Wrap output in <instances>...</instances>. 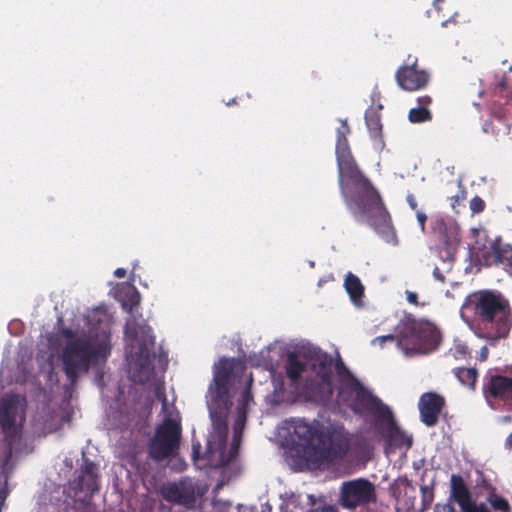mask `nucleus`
<instances>
[{"instance_id":"f257e3e1","label":"nucleus","mask_w":512,"mask_h":512,"mask_svg":"<svg viewBox=\"0 0 512 512\" xmlns=\"http://www.w3.org/2000/svg\"><path fill=\"white\" fill-rule=\"evenodd\" d=\"M240 363L222 359L214 367L213 383L208 390V408L212 422V430L207 439L206 458L212 467H221L232 462L240 445L241 434L245 425V409L251 401V394L245 389L242 395V404L238 408V418L234 423V435L229 449L226 448L228 432L227 416L231 402L228 396V385L232 370Z\"/></svg>"},{"instance_id":"f03ea898","label":"nucleus","mask_w":512,"mask_h":512,"mask_svg":"<svg viewBox=\"0 0 512 512\" xmlns=\"http://www.w3.org/2000/svg\"><path fill=\"white\" fill-rule=\"evenodd\" d=\"M341 195L356 219L366 217L378 233L392 230V219L382 197L372 182L360 170L352 154L336 158Z\"/></svg>"},{"instance_id":"7ed1b4c3","label":"nucleus","mask_w":512,"mask_h":512,"mask_svg":"<svg viewBox=\"0 0 512 512\" xmlns=\"http://www.w3.org/2000/svg\"><path fill=\"white\" fill-rule=\"evenodd\" d=\"M52 349H61L60 358L67 378L73 383L89 368L106 359L110 352L106 331H73L59 328L47 337Z\"/></svg>"},{"instance_id":"20e7f679","label":"nucleus","mask_w":512,"mask_h":512,"mask_svg":"<svg viewBox=\"0 0 512 512\" xmlns=\"http://www.w3.org/2000/svg\"><path fill=\"white\" fill-rule=\"evenodd\" d=\"M288 424L291 436L303 446L305 461L314 469L325 468L343 459L349 450L350 439L342 425L308 423L302 419L291 420Z\"/></svg>"},{"instance_id":"39448f33","label":"nucleus","mask_w":512,"mask_h":512,"mask_svg":"<svg viewBox=\"0 0 512 512\" xmlns=\"http://www.w3.org/2000/svg\"><path fill=\"white\" fill-rule=\"evenodd\" d=\"M125 341L127 362L131 377L136 382H145L153 372L154 338L145 322H126Z\"/></svg>"},{"instance_id":"423d86ee","label":"nucleus","mask_w":512,"mask_h":512,"mask_svg":"<svg viewBox=\"0 0 512 512\" xmlns=\"http://www.w3.org/2000/svg\"><path fill=\"white\" fill-rule=\"evenodd\" d=\"M474 262L479 267L512 271V243L501 235H492L484 227L470 229Z\"/></svg>"},{"instance_id":"0eeeda50","label":"nucleus","mask_w":512,"mask_h":512,"mask_svg":"<svg viewBox=\"0 0 512 512\" xmlns=\"http://www.w3.org/2000/svg\"><path fill=\"white\" fill-rule=\"evenodd\" d=\"M395 339L404 347L407 355L410 352L427 353L439 344L440 332L432 322H400L395 333L376 337L372 344L383 345L384 342Z\"/></svg>"},{"instance_id":"6e6552de","label":"nucleus","mask_w":512,"mask_h":512,"mask_svg":"<svg viewBox=\"0 0 512 512\" xmlns=\"http://www.w3.org/2000/svg\"><path fill=\"white\" fill-rule=\"evenodd\" d=\"M463 320L479 317L480 320H511L510 301L497 290L483 289L470 293L460 309Z\"/></svg>"},{"instance_id":"1a4fd4ad","label":"nucleus","mask_w":512,"mask_h":512,"mask_svg":"<svg viewBox=\"0 0 512 512\" xmlns=\"http://www.w3.org/2000/svg\"><path fill=\"white\" fill-rule=\"evenodd\" d=\"M304 389L319 400H328L331 397L334 390L333 361L329 355L323 352L316 353Z\"/></svg>"},{"instance_id":"9d476101","label":"nucleus","mask_w":512,"mask_h":512,"mask_svg":"<svg viewBox=\"0 0 512 512\" xmlns=\"http://www.w3.org/2000/svg\"><path fill=\"white\" fill-rule=\"evenodd\" d=\"M180 427L177 421L166 419L156 431L149 445V455L156 461L172 456L178 448Z\"/></svg>"},{"instance_id":"9b49d317","label":"nucleus","mask_w":512,"mask_h":512,"mask_svg":"<svg viewBox=\"0 0 512 512\" xmlns=\"http://www.w3.org/2000/svg\"><path fill=\"white\" fill-rule=\"evenodd\" d=\"M26 399L20 395H6L0 401V426L10 437L16 436L24 421Z\"/></svg>"},{"instance_id":"f8f14e48","label":"nucleus","mask_w":512,"mask_h":512,"mask_svg":"<svg viewBox=\"0 0 512 512\" xmlns=\"http://www.w3.org/2000/svg\"><path fill=\"white\" fill-rule=\"evenodd\" d=\"M376 501L375 486L369 480L358 478L343 482L339 492V503L348 509Z\"/></svg>"},{"instance_id":"ddd939ff","label":"nucleus","mask_w":512,"mask_h":512,"mask_svg":"<svg viewBox=\"0 0 512 512\" xmlns=\"http://www.w3.org/2000/svg\"><path fill=\"white\" fill-rule=\"evenodd\" d=\"M341 384L339 397L353 410L359 411L371 402V395L346 371L342 362L336 365Z\"/></svg>"},{"instance_id":"4468645a","label":"nucleus","mask_w":512,"mask_h":512,"mask_svg":"<svg viewBox=\"0 0 512 512\" xmlns=\"http://www.w3.org/2000/svg\"><path fill=\"white\" fill-rule=\"evenodd\" d=\"M493 90L490 114L502 122L512 117V81L505 74L496 75Z\"/></svg>"},{"instance_id":"2eb2a0df","label":"nucleus","mask_w":512,"mask_h":512,"mask_svg":"<svg viewBox=\"0 0 512 512\" xmlns=\"http://www.w3.org/2000/svg\"><path fill=\"white\" fill-rule=\"evenodd\" d=\"M429 78L430 76L425 70L418 68V59L411 60V56L408 57L407 63L400 66L395 73L399 87L410 92L425 88Z\"/></svg>"},{"instance_id":"dca6fc26","label":"nucleus","mask_w":512,"mask_h":512,"mask_svg":"<svg viewBox=\"0 0 512 512\" xmlns=\"http://www.w3.org/2000/svg\"><path fill=\"white\" fill-rule=\"evenodd\" d=\"M110 294L121 304L123 310L130 315V320H138L143 317L139 313L141 295L131 282L116 283L110 290Z\"/></svg>"},{"instance_id":"f3484780","label":"nucleus","mask_w":512,"mask_h":512,"mask_svg":"<svg viewBox=\"0 0 512 512\" xmlns=\"http://www.w3.org/2000/svg\"><path fill=\"white\" fill-rule=\"evenodd\" d=\"M163 498L171 503L192 508L195 505L198 492L191 481H180L164 486L161 490Z\"/></svg>"},{"instance_id":"a211bd4d","label":"nucleus","mask_w":512,"mask_h":512,"mask_svg":"<svg viewBox=\"0 0 512 512\" xmlns=\"http://www.w3.org/2000/svg\"><path fill=\"white\" fill-rule=\"evenodd\" d=\"M444 403V398L436 393L423 394L419 400L421 421L429 427L434 426L438 422Z\"/></svg>"},{"instance_id":"6ab92c4d","label":"nucleus","mask_w":512,"mask_h":512,"mask_svg":"<svg viewBox=\"0 0 512 512\" xmlns=\"http://www.w3.org/2000/svg\"><path fill=\"white\" fill-rule=\"evenodd\" d=\"M451 482V497L459 504L462 512H479L480 504L477 505L471 499V494L461 476L453 474Z\"/></svg>"},{"instance_id":"aec40b11","label":"nucleus","mask_w":512,"mask_h":512,"mask_svg":"<svg viewBox=\"0 0 512 512\" xmlns=\"http://www.w3.org/2000/svg\"><path fill=\"white\" fill-rule=\"evenodd\" d=\"M432 232L448 249H455L461 241L458 227L443 218H437L432 222Z\"/></svg>"},{"instance_id":"412c9836","label":"nucleus","mask_w":512,"mask_h":512,"mask_svg":"<svg viewBox=\"0 0 512 512\" xmlns=\"http://www.w3.org/2000/svg\"><path fill=\"white\" fill-rule=\"evenodd\" d=\"M469 326L479 338L490 342L506 337L510 330L507 322H469Z\"/></svg>"},{"instance_id":"4be33fe9","label":"nucleus","mask_w":512,"mask_h":512,"mask_svg":"<svg viewBox=\"0 0 512 512\" xmlns=\"http://www.w3.org/2000/svg\"><path fill=\"white\" fill-rule=\"evenodd\" d=\"M487 391L494 398H512V378L495 375L489 379L486 385Z\"/></svg>"},{"instance_id":"5701e85b","label":"nucleus","mask_w":512,"mask_h":512,"mask_svg":"<svg viewBox=\"0 0 512 512\" xmlns=\"http://www.w3.org/2000/svg\"><path fill=\"white\" fill-rule=\"evenodd\" d=\"M78 485L80 490L89 494H92L98 490L97 466L94 463L85 461L79 476Z\"/></svg>"},{"instance_id":"b1692460","label":"nucleus","mask_w":512,"mask_h":512,"mask_svg":"<svg viewBox=\"0 0 512 512\" xmlns=\"http://www.w3.org/2000/svg\"><path fill=\"white\" fill-rule=\"evenodd\" d=\"M418 106L409 110L408 120L411 123H424L431 121L432 112L429 107L432 103V98L428 95H424L417 98Z\"/></svg>"},{"instance_id":"393cba45","label":"nucleus","mask_w":512,"mask_h":512,"mask_svg":"<svg viewBox=\"0 0 512 512\" xmlns=\"http://www.w3.org/2000/svg\"><path fill=\"white\" fill-rule=\"evenodd\" d=\"M344 288L355 305L362 303L364 286L358 276L352 272H348L344 279Z\"/></svg>"},{"instance_id":"a878e982","label":"nucleus","mask_w":512,"mask_h":512,"mask_svg":"<svg viewBox=\"0 0 512 512\" xmlns=\"http://www.w3.org/2000/svg\"><path fill=\"white\" fill-rule=\"evenodd\" d=\"M365 122L370 137L378 143H383L381 115L378 110L371 107L365 112Z\"/></svg>"},{"instance_id":"bb28decb","label":"nucleus","mask_w":512,"mask_h":512,"mask_svg":"<svg viewBox=\"0 0 512 512\" xmlns=\"http://www.w3.org/2000/svg\"><path fill=\"white\" fill-rule=\"evenodd\" d=\"M348 134H350V127L347 120H342L341 127L337 129L336 158L341 155L352 154L347 138Z\"/></svg>"},{"instance_id":"cd10ccee","label":"nucleus","mask_w":512,"mask_h":512,"mask_svg":"<svg viewBox=\"0 0 512 512\" xmlns=\"http://www.w3.org/2000/svg\"><path fill=\"white\" fill-rule=\"evenodd\" d=\"M285 368L287 376L293 382L298 381L300 378H302L303 373L307 372L304 364L298 360L297 356L294 353L288 354Z\"/></svg>"},{"instance_id":"c85d7f7f","label":"nucleus","mask_w":512,"mask_h":512,"mask_svg":"<svg viewBox=\"0 0 512 512\" xmlns=\"http://www.w3.org/2000/svg\"><path fill=\"white\" fill-rule=\"evenodd\" d=\"M114 311L111 306L101 303L98 306L87 309L83 320H112Z\"/></svg>"},{"instance_id":"c756f323","label":"nucleus","mask_w":512,"mask_h":512,"mask_svg":"<svg viewBox=\"0 0 512 512\" xmlns=\"http://www.w3.org/2000/svg\"><path fill=\"white\" fill-rule=\"evenodd\" d=\"M456 377L459 381L469 386L470 388H474L477 378V371L474 368H459L455 372Z\"/></svg>"},{"instance_id":"7c9ffc66","label":"nucleus","mask_w":512,"mask_h":512,"mask_svg":"<svg viewBox=\"0 0 512 512\" xmlns=\"http://www.w3.org/2000/svg\"><path fill=\"white\" fill-rule=\"evenodd\" d=\"M390 441L397 446H407L410 447L412 445V438L408 436L405 432L400 430L398 427H392L390 429Z\"/></svg>"},{"instance_id":"2f4dec72","label":"nucleus","mask_w":512,"mask_h":512,"mask_svg":"<svg viewBox=\"0 0 512 512\" xmlns=\"http://www.w3.org/2000/svg\"><path fill=\"white\" fill-rule=\"evenodd\" d=\"M68 305H70V301L66 303L65 300L55 304L54 309L56 311V320H76V315L74 314L73 310L69 311L68 308H66L65 312L62 311V309Z\"/></svg>"},{"instance_id":"473e14b6","label":"nucleus","mask_w":512,"mask_h":512,"mask_svg":"<svg viewBox=\"0 0 512 512\" xmlns=\"http://www.w3.org/2000/svg\"><path fill=\"white\" fill-rule=\"evenodd\" d=\"M459 192L450 197V204L453 210L457 211V207L460 206L467 197V190L461 184H459Z\"/></svg>"},{"instance_id":"72a5a7b5","label":"nucleus","mask_w":512,"mask_h":512,"mask_svg":"<svg viewBox=\"0 0 512 512\" xmlns=\"http://www.w3.org/2000/svg\"><path fill=\"white\" fill-rule=\"evenodd\" d=\"M469 204L472 215L480 214L486 208L485 201L480 196L477 195L470 200Z\"/></svg>"},{"instance_id":"f704fd0d","label":"nucleus","mask_w":512,"mask_h":512,"mask_svg":"<svg viewBox=\"0 0 512 512\" xmlns=\"http://www.w3.org/2000/svg\"><path fill=\"white\" fill-rule=\"evenodd\" d=\"M489 502L495 510L506 512L509 509L508 502L502 497L492 496L490 497Z\"/></svg>"},{"instance_id":"c9c22d12","label":"nucleus","mask_w":512,"mask_h":512,"mask_svg":"<svg viewBox=\"0 0 512 512\" xmlns=\"http://www.w3.org/2000/svg\"><path fill=\"white\" fill-rule=\"evenodd\" d=\"M483 131L485 133H492L495 136H498L501 131H502L503 134H507L508 131H509V127H508L507 124L503 123V128L502 129L498 128L496 130V128H495V126H494L492 121H486L484 123V125H483Z\"/></svg>"},{"instance_id":"e433bc0d","label":"nucleus","mask_w":512,"mask_h":512,"mask_svg":"<svg viewBox=\"0 0 512 512\" xmlns=\"http://www.w3.org/2000/svg\"><path fill=\"white\" fill-rule=\"evenodd\" d=\"M420 490L422 494L423 505H430L434 498L433 487L431 485H422Z\"/></svg>"},{"instance_id":"4c0bfd02","label":"nucleus","mask_w":512,"mask_h":512,"mask_svg":"<svg viewBox=\"0 0 512 512\" xmlns=\"http://www.w3.org/2000/svg\"><path fill=\"white\" fill-rule=\"evenodd\" d=\"M435 512H455V509L450 503L437 504L435 506Z\"/></svg>"},{"instance_id":"58836bf2","label":"nucleus","mask_w":512,"mask_h":512,"mask_svg":"<svg viewBox=\"0 0 512 512\" xmlns=\"http://www.w3.org/2000/svg\"><path fill=\"white\" fill-rule=\"evenodd\" d=\"M416 217H417V220H418V222L420 224L421 231L425 232V223H426V220H427V215L424 212L417 211L416 212Z\"/></svg>"},{"instance_id":"ea45409f","label":"nucleus","mask_w":512,"mask_h":512,"mask_svg":"<svg viewBox=\"0 0 512 512\" xmlns=\"http://www.w3.org/2000/svg\"><path fill=\"white\" fill-rule=\"evenodd\" d=\"M406 200H407V203L409 204L410 208L414 211H419L417 208H418V204H417V201L415 199V197L412 195V194H409L407 197H406Z\"/></svg>"},{"instance_id":"a19ab883","label":"nucleus","mask_w":512,"mask_h":512,"mask_svg":"<svg viewBox=\"0 0 512 512\" xmlns=\"http://www.w3.org/2000/svg\"><path fill=\"white\" fill-rule=\"evenodd\" d=\"M407 300L409 303L411 304H417V300H418V296L415 292H410L408 291L407 292Z\"/></svg>"},{"instance_id":"79ce46f5","label":"nucleus","mask_w":512,"mask_h":512,"mask_svg":"<svg viewBox=\"0 0 512 512\" xmlns=\"http://www.w3.org/2000/svg\"><path fill=\"white\" fill-rule=\"evenodd\" d=\"M7 495H8V491H7L6 486L1 487L0 488V506L3 505Z\"/></svg>"},{"instance_id":"37998d69","label":"nucleus","mask_w":512,"mask_h":512,"mask_svg":"<svg viewBox=\"0 0 512 512\" xmlns=\"http://www.w3.org/2000/svg\"><path fill=\"white\" fill-rule=\"evenodd\" d=\"M127 274L126 270L124 268H117L115 271H114V275L115 277L117 278H123L125 277Z\"/></svg>"},{"instance_id":"c03bdc74","label":"nucleus","mask_w":512,"mask_h":512,"mask_svg":"<svg viewBox=\"0 0 512 512\" xmlns=\"http://www.w3.org/2000/svg\"><path fill=\"white\" fill-rule=\"evenodd\" d=\"M505 448L512 450V432L507 436L505 440Z\"/></svg>"},{"instance_id":"a18cd8bd","label":"nucleus","mask_w":512,"mask_h":512,"mask_svg":"<svg viewBox=\"0 0 512 512\" xmlns=\"http://www.w3.org/2000/svg\"><path fill=\"white\" fill-rule=\"evenodd\" d=\"M488 357V349L487 347H483L481 350H480V360L481 361H485Z\"/></svg>"},{"instance_id":"49530a36","label":"nucleus","mask_w":512,"mask_h":512,"mask_svg":"<svg viewBox=\"0 0 512 512\" xmlns=\"http://www.w3.org/2000/svg\"><path fill=\"white\" fill-rule=\"evenodd\" d=\"M466 346L464 345H456L455 347V350L457 353H459L460 355H466Z\"/></svg>"},{"instance_id":"de8ad7c7","label":"nucleus","mask_w":512,"mask_h":512,"mask_svg":"<svg viewBox=\"0 0 512 512\" xmlns=\"http://www.w3.org/2000/svg\"><path fill=\"white\" fill-rule=\"evenodd\" d=\"M434 276L437 278V279H440V280H444V277L439 273V269L438 268H435L434 270Z\"/></svg>"},{"instance_id":"09e8293b","label":"nucleus","mask_w":512,"mask_h":512,"mask_svg":"<svg viewBox=\"0 0 512 512\" xmlns=\"http://www.w3.org/2000/svg\"><path fill=\"white\" fill-rule=\"evenodd\" d=\"M501 422L503 423H509L512 421V417L507 415V416H503L501 419H500Z\"/></svg>"},{"instance_id":"8fccbe9b","label":"nucleus","mask_w":512,"mask_h":512,"mask_svg":"<svg viewBox=\"0 0 512 512\" xmlns=\"http://www.w3.org/2000/svg\"><path fill=\"white\" fill-rule=\"evenodd\" d=\"M479 512H490L485 504H480V511Z\"/></svg>"},{"instance_id":"3c124183","label":"nucleus","mask_w":512,"mask_h":512,"mask_svg":"<svg viewBox=\"0 0 512 512\" xmlns=\"http://www.w3.org/2000/svg\"><path fill=\"white\" fill-rule=\"evenodd\" d=\"M135 268H136V265H134L131 273H130V281H133L134 280V271H135Z\"/></svg>"},{"instance_id":"603ef678","label":"nucleus","mask_w":512,"mask_h":512,"mask_svg":"<svg viewBox=\"0 0 512 512\" xmlns=\"http://www.w3.org/2000/svg\"><path fill=\"white\" fill-rule=\"evenodd\" d=\"M405 320L411 321V320H415V319H414V318H412V317H411V315H409V316H407V317L405 318Z\"/></svg>"},{"instance_id":"864d4df0","label":"nucleus","mask_w":512,"mask_h":512,"mask_svg":"<svg viewBox=\"0 0 512 512\" xmlns=\"http://www.w3.org/2000/svg\"><path fill=\"white\" fill-rule=\"evenodd\" d=\"M235 102H236V101H235V99H233L232 101L227 102L226 104L229 106V105H231V104H234Z\"/></svg>"},{"instance_id":"5fc2aeb1","label":"nucleus","mask_w":512,"mask_h":512,"mask_svg":"<svg viewBox=\"0 0 512 512\" xmlns=\"http://www.w3.org/2000/svg\"><path fill=\"white\" fill-rule=\"evenodd\" d=\"M510 71H512V66L509 68Z\"/></svg>"}]
</instances>
